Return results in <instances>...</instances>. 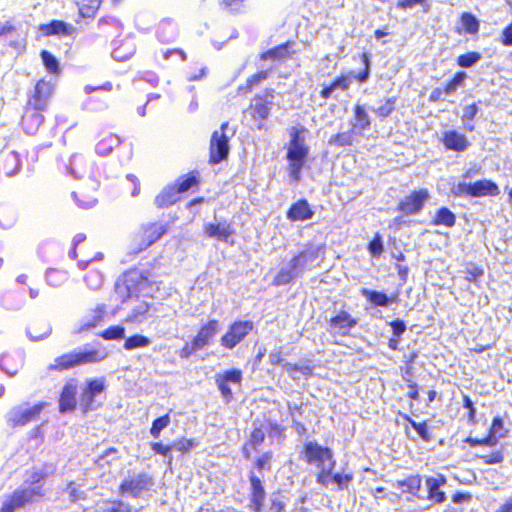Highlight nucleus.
Listing matches in <instances>:
<instances>
[{"label":"nucleus","mask_w":512,"mask_h":512,"mask_svg":"<svg viewBox=\"0 0 512 512\" xmlns=\"http://www.w3.org/2000/svg\"><path fill=\"white\" fill-rule=\"evenodd\" d=\"M253 329V323L251 321H236L228 329V331L222 336L220 342L221 345L233 349L238 343H240Z\"/></svg>","instance_id":"obj_11"},{"label":"nucleus","mask_w":512,"mask_h":512,"mask_svg":"<svg viewBox=\"0 0 512 512\" xmlns=\"http://www.w3.org/2000/svg\"><path fill=\"white\" fill-rule=\"evenodd\" d=\"M462 193L470 197L497 196L500 193L498 185L490 179H481L460 186Z\"/></svg>","instance_id":"obj_13"},{"label":"nucleus","mask_w":512,"mask_h":512,"mask_svg":"<svg viewBox=\"0 0 512 512\" xmlns=\"http://www.w3.org/2000/svg\"><path fill=\"white\" fill-rule=\"evenodd\" d=\"M314 212L306 199H299L294 202L287 211V218L290 221H306L312 218Z\"/></svg>","instance_id":"obj_20"},{"label":"nucleus","mask_w":512,"mask_h":512,"mask_svg":"<svg viewBox=\"0 0 512 512\" xmlns=\"http://www.w3.org/2000/svg\"><path fill=\"white\" fill-rule=\"evenodd\" d=\"M269 76V72L264 71H258L257 73L251 75L246 79L244 89L247 92H251L254 87L258 86L263 80L267 79Z\"/></svg>","instance_id":"obj_48"},{"label":"nucleus","mask_w":512,"mask_h":512,"mask_svg":"<svg viewBox=\"0 0 512 512\" xmlns=\"http://www.w3.org/2000/svg\"><path fill=\"white\" fill-rule=\"evenodd\" d=\"M284 369L293 379H300L299 374L308 377L312 372L309 366H298L297 364L292 363H285Z\"/></svg>","instance_id":"obj_46"},{"label":"nucleus","mask_w":512,"mask_h":512,"mask_svg":"<svg viewBox=\"0 0 512 512\" xmlns=\"http://www.w3.org/2000/svg\"><path fill=\"white\" fill-rule=\"evenodd\" d=\"M42 111H27L25 109L24 114L22 116L21 124L23 129L28 134H35L39 127L44 122V117L41 114Z\"/></svg>","instance_id":"obj_28"},{"label":"nucleus","mask_w":512,"mask_h":512,"mask_svg":"<svg viewBox=\"0 0 512 512\" xmlns=\"http://www.w3.org/2000/svg\"><path fill=\"white\" fill-rule=\"evenodd\" d=\"M170 423L169 415H164L162 417L157 418L153 421L152 427L150 429V433L153 437L157 438L160 435V432L166 428Z\"/></svg>","instance_id":"obj_52"},{"label":"nucleus","mask_w":512,"mask_h":512,"mask_svg":"<svg viewBox=\"0 0 512 512\" xmlns=\"http://www.w3.org/2000/svg\"><path fill=\"white\" fill-rule=\"evenodd\" d=\"M219 329V323L217 320L209 321L203 326L198 332L197 336L193 340V348L201 349L206 346L209 341L217 334Z\"/></svg>","instance_id":"obj_22"},{"label":"nucleus","mask_w":512,"mask_h":512,"mask_svg":"<svg viewBox=\"0 0 512 512\" xmlns=\"http://www.w3.org/2000/svg\"><path fill=\"white\" fill-rule=\"evenodd\" d=\"M108 306L104 303L91 308L86 318L76 327L75 334H84L102 326L108 317Z\"/></svg>","instance_id":"obj_10"},{"label":"nucleus","mask_w":512,"mask_h":512,"mask_svg":"<svg viewBox=\"0 0 512 512\" xmlns=\"http://www.w3.org/2000/svg\"><path fill=\"white\" fill-rule=\"evenodd\" d=\"M215 377L224 380V382L240 383L242 380V373L240 370L232 369L224 372L223 374H217Z\"/></svg>","instance_id":"obj_54"},{"label":"nucleus","mask_w":512,"mask_h":512,"mask_svg":"<svg viewBox=\"0 0 512 512\" xmlns=\"http://www.w3.org/2000/svg\"><path fill=\"white\" fill-rule=\"evenodd\" d=\"M352 479L353 476L351 474L336 473L330 476V482H334L338 490L346 489Z\"/></svg>","instance_id":"obj_53"},{"label":"nucleus","mask_w":512,"mask_h":512,"mask_svg":"<svg viewBox=\"0 0 512 512\" xmlns=\"http://www.w3.org/2000/svg\"><path fill=\"white\" fill-rule=\"evenodd\" d=\"M412 427L416 430L419 436L424 440H429L428 428L425 423H418L413 420H409Z\"/></svg>","instance_id":"obj_63"},{"label":"nucleus","mask_w":512,"mask_h":512,"mask_svg":"<svg viewBox=\"0 0 512 512\" xmlns=\"http://www.w3.org/2000/svg\"><path fill=\"white\" fill-rule=\"evenodd\" d=\"M178 35V27L175 22L170 19L161 20L156 28V36L162 43L173 41Z\"/></svg>","instance_id":"obj_25"},{"label":"nucleus","mask_w":512,"mask_h":512,"mask_svg":"<svg viewBox=\"0 0 512 512\" xmlns=\"http://www.w3.org/2000/svg\"><path fill=\"white\" fill-rule=\"evenodd\" d=\"M182 199L177 187L172 183L166 185L155 197L154 203L158 208H168Z\"/></svg>","instance_id":"obj_21"},{"label":"nucleus","mask_w":512,"mask_h":512,"mask_svg":"<svg viewBox=\"0 0 512 512\" xmlns=\"http://www.w3.org/2000/svg\"><path fill=\"white\" fill-rule=\"evenodd\" d=\"M65 492L68 494L71 502H77L86 499V493L80 489L75 482L70 481L65 487Z\"/></svg>","instance_id":"obj_47"},{"label":"nucleus","mask_w":512,"mask_h":512,"mask_svg":"<svg viewBox=\"0 0 512 512\" xmlns=\"http://www.w3.org/2000/svg\"><path fill=\"white\" fill-rule=\"evenodd\" d=\"M396 101L397 98L395 96L387 98L381 106L376 108V116L380 120L388 118L396 110Z\"/></svg>","instance_id":"obj_42"},{"label":"nucleus","mask_w":512,"mask_h":512,"mask_svg":"<svg viewBox=\"0 0 512 512\" xmlns=\"http://www.w3.org/2000/svg\"><path fill=\"white\" fill-rule=\"evenodd\" d=\"M361 293L365 298H367L372 304L376 306L386 307L391 302L390 298L382 292L363 288Z\"/></svg>","instance_id":"obj_37"},{"label":"nucleus","mask_w":512,"mask_h":512,"mask_svg":"<svg viewBox=\"0 0 512 512\" xmlns=\"http://www.w3.org/2000/svg\"><path fill=\"white\" fill-rule=\"evenodd\" d=\"M353 117L354 123L352 125V131H356L359 135H361L364 131L370 128L371 119L363 105H354Z\"/></svg>","instance_id":"obj_26"},{"label":"nucleus","mask_w":512,"mask_h":512,"mask_svg":"<svg viewBox=\"0 0 512 512\" xmlns=\"http://www.w3.org/2000/svg\"><path fill=\"white\" fill-rule=\"evenodd\" d=\"M215 380H216L218 388L221 391V394L223 395V397L226 398L227 400L231 399L232 398V391L229 388L228 383L224 382V380H221V379H219L217 377H215Z\"/></svg>","instance_id":"obj_64"},{"label":"nucleus","mask_w":512,"mask_h":512,"mask_svg":"<svg viewBox=\"0 0 512 512\" xmlns=\"http://www.w3.org/2000/svg\"><path fill=\"white\" fill-rule=\"evenodd\" d=\"M200 183L201 178L198 170H191L186 174L180 175L173 182L181 196L190 190H199Z\"/></svg>","instance_id":"obj_19"},{"label":"nucleus","mask_w":512,"mask_h":512,"mask_svg":"<svg viewBox=\"0 0 512 512\" xmlns=\"http://www.w3.org/2000/svg\"><path fill=\"white\" fill-rule=\"evenodd\" d=\"M440 141L446 150L454 152H463L470 145L469 140L465 134L455 129L444 131Z\"/></svg>","instance_id":"obj_16"},{"label":"nucleus","mask_w":512,"mask_h":512,"mask_svg":"<svg viewBox=\"0 0 512 512\" xmlns=\"http://www.w3.org/2000/svg\"><path fill=\"white\" fill-rule=\"evenodd\" d=\"M42 63L46 70L51 74H60L61 69L55 56L48 50H42L40 52Z\"/></svg>","instance_id":"obj_41"},{"label":"nucleus","mask_w":512,"mask_h":512,"mask_svg":"<svg viewBox=\"0 0 512 512\" xmlns=\"http://www.w3.org/2000/svg\"><path fill=\"white\" fill-rule=\"evenodd\" d=\"M46 279L51 286H60L65 280V274L57 269H50L46 273Z\"/></svg>","instance_id":"obj_55"},{"label":"nucleus","mask_w":512,"mask_h":512,"mask_svg":"<svg viewBox=\"0 0 512 512\" xmlns=\"http://www.w3.org/2000/svg\"><path fill=\"white\" fill-rule=\"evenodd\" d=\"M106 357L107 353L105 349L100 347L85 350H71L57 356L54 361L47 366V371L63 372L75 367L101 362Z\"/></svg>","instance_id":"obj_1"},{"label":"nucleus","mask_w":512,"mask_h":512,"mask_svg":"<svg viewBox=\"0 0 512 512\" xmlns=\"http://www.w3.org/2000/svg\"><path fill=\"white\" fill-rule=\"evenodd\" d=\"M305 461L318 470L317 482L327 486L336 461L330 448L316 442H308L302 452Z\"/></svg>","instance_id":"obj_2"},{"label":"nucleus","mask_w":512,"mask_h":512,"mask_svg":"<svg viewBox=\"0 0 512 512\" xmlns=\"http://www.w3.org/2000/svg\"><path fill=\"white\" fill-rule=\"evenodd\" d=\"M356 324L357 321L355 318H353L348 312L341 311L330 320V332L332 334L344 336L347 335L351 328Z\"/></svg>","instance_id":"obj_18"},{"label":"nucleus","mask_w":512,"mask_h":512,"mask_svg":"<svg viewBox=\"0 0 512 512\" xmlns=\"http://www.w3.org/2000/svg\"><path fill=\"white\" fill-rule=\"evenodd\" d=\"M0 369L9 376L16 375L19 369L17 358L10 353L2 354L0 357Z\"/></svg>","instance_id":"obj_35"},{"label":"nucleus","mask_w":512,"mask_h":512,"mask_svg":"<svg viewBox=\"0 0 512 512\" xmlns=\"http://www.w3.org/2000/svg\"><path fill=\"white\" fill-rule=\"evenodd\" d=\"M45 407L44 402H38L31 407L17 405L12 407L6 414L5 420L10 428H18L36 420Z\"/></svg>","instance_id":"obj_7"},{"label":"nucleus","mask_w":512,"mask_h":512,"mask_svg":"<svg viewBox=\"0 0 512 512\" xmlns=\"http://www.w3.org/2000/svg\"><path fill=\"white\" fill-rule=\"evenodd\" d=\"M460 22L463 30L469 34H476L479 31V22L477 18L470 12H463L460 15Z\"/></svg>","instance_id":"obj_40"},{"label":"nucleus","mask_w":512,"mask_h":512,"mask_svg":"<svg viewBox=\"0 0 512 512\" xmlns=\"http://www.w3.org/2000/svg\"><path fill=\"white\" fill-rule=\"evenodd\" d=\"M86 189L81 187L72 193L73 198L83 208L91 207L97 202L95 193L88 194Z\"/></svg>","instance_id":"obj_39"},{"label":"nucleus","mask_w":512,"mask_h":512,"mask_svg":"<svg viewBox=\"0 0 512 512\" xmlns=\"http://www.w3.org/2000/svg\"><path fill=\"white\" fill-rule=\"evenodd\" d=\"M152 450L157 454L169 456V463L171 462L172 457L170 455V452L172 450V445H164L162 443H153Z\"/></svg>","instance_id":"obj_61"},{"label":"nucleus","mask_w":512,"mask_h":512,"mask_svg":"<svg viewBox=\"0 0 512 512\" xmlns=\"http://www.w3.org/2000/svg\"><path fill=\"white\" fill-rule=\"evenodd\" d=\"M304 131L305 128L298 129L293 127L291 129L290 140L286 151L289 176L295 182L301 179V172L307 162L309 154V147L305 144V140L301 136V133Z\"/></svg>","instance_id":"obj_3"},{"label":"nucleus","mask_w":512,"mask_h":512,"mask_svg":"<svg viewBox=\"0 0 512 512\" xmlns=\"http://www.w3.org/2000/svg\"><path fill=\"white\" fill-rule=\"evenodd\" d=\"M54 86L45 79L38 80L27 96L24 109L29 111H46L53 95Z\"/></svg>","instance_id":"obj_6"},{"label":"nucleus","mask_w":512,"mask_h":512,"mask_svg":"<svg viewBox=\"0 0 512 512\" xmlns=\"http://www.w3.org/2000/svg\"><path fill=\"white\" fill-rule=\"evenodd\" d=\"M163 233L164 230L162 229V226H146L142 232L143 237H145V242L141 243L137 252L149 247L159 239Z\"/></svg>","instance_id":"obj_33"},{"label":"nucleus","mask_w":512,"mask_h":512,"mask_svg":"<svg viewBox=\"0 0 512 512\" xmlns=\"http://www.w3.org/2000/svg\"><path fill=\"white\" fill-rule=\"evenodd\" d=\"M506 433L507 431L504 428L503 420L500 417H495L488 436L483 438L482 442H484L486 446H495L500 439L506 436Z\"/></svg>","instance_id":"obj_29"},{"label":"nucleus","mask_w":512,"mask_h":512,"mask_svg":"<svg viewBox=\"0 0 512 512\" xmlns=\"http://www.w3.org/2000/svg\"><path fill=\"white\" fill-rule=\"evenodd\" d=\"M134 24L140 33H147L152 27L151 18L143 15L136 16Z\"/></svg>","instance_id":"obj_56"},{"label":"nucleus","mask_w":512,"mask_h":512,"mask_svg":"<svg viewBox=\"0 0 512 512\" xmlns=\"http://www.w3.org/2000/svg\"><path fill=\"white\" fill-rule=\"evenodd\" d=\"M396 485L403 492L417 495L421 487V478L419 475H412L404 480L398 481Z\"/></svg>","instance_id":"obj_34"},{"label":"nucleus","mask_w":512,"mask_h":512,"mask_svg":"<svg viewBox=\"0 0 512 512\" xmlns=\"http://www.w3.org/2000/svg\"><path fill=\"white\" fill-rule=\"evenodd\" d=\"M427 0H398L396 7L402 10L411 9L415 5H426Z\"/></svg>","instance_id":"obj_60"},{"label":"nucleus","mask_w":512,"mask_h":512,"mask_svg":"<svg viewBox=\"0 0 512 512\" xmlns=\"http://www.w3.org/2000/svg\"><path fill=\"white\" fill-rule=\"evenodd\" d=\"M251 503L255 512H260L264 505L265 490L259 478L251 476Z\"/></svg>","instance_id":"obj_30"},{"label":"nucleus","mask_w":512,"mask_h":512,"mask_svg":"<svg viewBox=\"0 0 512 512\" xmlns=\"http://www.w3.org/2000/svg\"><path fill=\"white\" fill-rule=\"evenodd\" d=\"M368 250L374 257L380 256L383 252V244L380 235H376L374 239L369 243Z\"/></svg>","instance_id":"obj_57"},{"label":"nucleus","mask_w":512,"mask_h":512,"mask_svg":"<svg viewBox=\"0 0 512 512\" xmlns=\"http://www.w3.org/2000/svg\"><path fill=\"white\" fill-rule=\"evenodd\" d=\"M76 405V387L72 384L64 385L59 398L60 412L73 411Z\"/></svg>","instance_id":"obj_27"},{"label":"nucleus","mask_w":512,"mask_h":512,"mask_svg":"<svg viewBox=\"0 0 512 512\" xmlns=\"http://www.w3.org/2000/svg\"><path fill=\"white\" fill-rule=\"evenodd\" d=\"M428 196L426 189L414 190L397 204L396 210L403 215L416 214L422 209Z\"/></svg>","instance_id":"obj_12"},{"label":"nucleus","mask_w":512,"mask_h":512,"mask_svg":"<svg viewBox=\"0 0 512 512\" xmlns=\"http://www.w3.org/2000/svg\"><path fill=\"white\" fill-rule=\"evenodd\" d=\"M44 497L45 490L41 486L19 487L6 496L0 507V512H15Z\"/></svg>","instance_id":"obj_5"},{"label":"nucleus","mask_w":512,"mask_h":512,"mask_svg":"<svg viewBox=\"0 0 512 512\" xmlns=\"http://www.w3.org/2000/svg\"><path fill=\"white\" fill-rule=\"evenodd\" d=\"M195 443L191 439H179L173 442L172 449L181 452H188L192 447H194Z\"/></svg>","instance_id":"obj_58"},{"label":"nucleus","mask_w":512,"mask_h":512,"mask_svg":"<svg viewBox=\"0 0 512 512\" xmlns=\"http://www.w3.org/2000/svg\"><path fill=\"white\" fill-rule=\"evenodd\" d=\"M359 134L356 131H352V127L344 132H338L336 133L331 139L330 144L336 145V146H350L355 141V136H358Z\"/></svg>","instance_id":"obj_36"},{"label":"nucleus","mask_w":512,"mask_h":512,"mask_svg":"<svg viewBox=\"0 0 512 512\" xmlns=\"http://www.w3.org/2000/svg\"><path fill=\"white\" fill-rule=\"evenodd\" d=\"M125 327L120 325L109 326L97 335L104 340H120L125 336Z\"/></svg>","instance_id":"obj_43"},{"label":"nucleus","mask_w":512,"mask_h":512,"mask_svg":"<svg viewBox=\"0 0 512 512\" xmlns=\"http://www.w3.org/2000/svg\"><path fill=\"white\" fill-rule=\"evenodd\" d=\"M300 275H302V273L290 261L285 267L281 268L274 278L273 283L277 286L286 285Z\"/></svg>","instance_id":"obj_31"},{"label":"nucleus","mask_w":512,"mask_h":512,"mask_svg":"<svg viewBox=\"0 0 512 512\" xmlns=\"http://www.w3.org/2000/svg\"><path fill=\"white\" fill-rule=\"evenodd\" d=\"M293 45L294 42L291 40L278 44L266 51L261 52L259 54V59L262 61L273 60L277 62H286L292 57L293 52L291 51V47Z\"/></svg>","instance_id":"obj_17"},{"label":"nucleus","mask_w":512,"mask_h":512,"mask_svg":"<svg viewBox=\"0 0 512 512\" xmlns=\"http://www.w3.org/2000/svg\"><path fill=\"white\" fill-rule=\"evenodd\" d=\"M479 111V108L476 103L469 104L465 107L463 113V119L468 121H473Z\"/></svg>","instance_id":"obj_62"},{"label":"nucleus","mask_w":512,"mask_h":512,"mask_svg":"<svg viewBox=\"0 0 512 512\" xmlns=\"http://www.w3.org/2000/svg\"><path fill=\"white\" fill-rule=\"evenodd\" d=\"M229 227L230 226H206L205 233L209 237L225 240L231 234Z\"/></svg>","instance_id":"obj_49"},{"label":"nucleus","mask_w":512,"mask_h":512,"mask_svg":"<svg viewBox=\"0 0 512 512\" xmlns=\"http://www.w3.org/2000/svg\"><path fill=\"white\" fill-rule=\"evenodd\" d=\"M151 484V479L148 476L139 475L137 478L130 480V493H138Z\"/></svg>","instance_id":"obj_50"},{"label":"nucleus","mask_w":512,"mask_h":512,"mask_svg":"<svg viewBox=\"0 0 512 512\" xmlns=\"http://www.w3.org/2000/svg\"><path fill=\"white\" fill-rule=\"evenodd\" d=\"M39 31L44 37L55 35L60 37H67L77 33V29L70 23L57 19L51 20L48 23L41 24L39 26Z\"/></svg>","instance_id":"obj_15"},{"label":"nucleus","mask_w":512,"mask_h":512,"mask_svg":"<svg viewBox=\"0 0 512 512\" xmlns=\"http://www.w3.org/2000/svg\"><path fill=\"white\" fill-rule=\"evenodd\" d=\"M51 472L47 471L46 469H35L33 470L29 475V487H35L40 486V482L45 480ZM43 488V485H41Z\"/></svg>","instance_id":"obj_51"},{"label":"nucleus","mask_w":512,"mask_h":512,"mask_svg":"<svg viewBox=\"0 0 512 512\" xmlns=\"http://www.w3.org/2000/svg\"><path fill=\"white\" fill-rule=\"evenodd\" d=\"M481 59V54L477 51H470L459 55L456 58V64L462 68H470Z\"/></svg>","instance_id":"obj_44"},{"label":"nucleus","mask_w":512,"mask_h":512,"mask_svg":"<svg viewBox=\"0 0 512 512\" xmlns=\"http://www.w3.org/2000/svg\"><path fill=\"white\" fill-rule=\"evenodd\" d=\"M219 5L226 12L238 15L246 12L248 0H219Z\"/></svg>","instance_id":"obj_32"},{"label":"nucleus","mask_w":512,"mask_h":512,"mask_svg":"<svg viewBox=\"0 0 512 512\" xmlns=\"http://www.w3.org/2000/svg\"><path fill=\"white\" fill-rule=\"evenodd\" d=\"M228 123L224 122L220 126V131H214L211 135L209 145V163L218 164L225 160L229 154V138L225 134Z\"/></svg>","instance_id":"obj_8"},{"label":"nucleus","mask_w":512,"mask_h":512,"mask_svg":"<svg viewBox=\"0 0 512 512\" xmlns=\"http://www.w3.org/2000/svg\"><path fill=\"white\" fill-rule=\"evenodd\" d=\"M319 257V249H307L294 257L291 262L303 274L305 270H311L313 263Z\"/></svg>","instance_id":"obj_24"},{"label":"nucleus","mask_w":512,"mask_h":512,"mask_svg":"<svg viewBox=\"0 0 512 512\" xmlns=\"http://www.w3.org/2000/svg\"><path fill=\"white\" fill-rule=\"evenodd\" d=\"M467 74L464 71H457L454 75L445 82L444 90L446 95L453 94L459 87L464 85Z\"/></svg>","instance_id":"obj_38"},{"label":"nucleus","mask_w":512,"mask_h":512,"mask_svg":"<svg viewBox=\"0 0 512 512\" xmlns=\"http://www.w3.org/2000/svg\"><path fill=\"white\" fill-rule=\"evenodd\" d=\"M105 390V384L102 380L92 379L89 380L85 387L82 389L79 403L83 412H87L94 407L96 396Z\"/></svg>","instance_id":"obj_14"},{"label":"nucleus","mask_w":512,"mask_h":512,"mask_svg":"<svg viewBox=\"0 0 512 512\" xmlns=\"http://www.w3.org/2000/svg\"><path fill=\"white\" fill-rule=\"evenodd\" d=\"M360 58L363 63V69L360 72H341L332 81L322 85L321 90L319 91V96L322 99L327 100L332 97L333 92L337 89H340L342 91H348L350 89V85L353 79L357 80L360 83H365L370 76V55L369 53L364 52L361 54Z\"/></svg>","instance_id":"obj_4"},{"label":"nucleus","mask_w":512,"mask_h":512,"mask_svg":"<svg viewBox=\"0 0 512 512\" xmlns=\"http://www.w3.org/2000/svg\"><path fill=\"white\" fill-rule=\"evenodd\" d=\"M456 217L447 207H441L437 210L433 219V224H454Z\"/></svg>","instance_id":"obj_45"},{"label":"nucleus","mask_w":512,"mask_h":512,"mask_svg":"<svg viewBox=\"0 0 512 512\" xmlns=\"http://www.w3.org/2000/svg\"><path fill=\"white\" fill-rule=\"evenodd\" d=\"M500 43L503 46H512V21L502 30Z\"/></svg>","instance_id":"obj_59"},{"label":"nucleus","mask_w":512,"mask_h":512,"mask_svg":"<svg viewBox=\"0 0 512 512\" xmlns=\"http://www.w3.org/2000/svg\"><path fill=\"white\" fill-rule=\"evenodd\" d=\"M446 483V478L442 475L437 477H428L425 481L428 490V499L436 503L445 501V493L440 488Z\"/></svg>","instance_id":"obj_23"},{"label":"nucleus","mask_w":512,"mask_h":512,"mask_svg":"<svg viewBox=\"0 0 512 512\" xmlns=\"http://www.w3.org/2000/svg\"><path fill=\"white\" fill-rule=\"evenodd\" d=\"M275 91L267 88L262 93L256 94L250 104L249 111L252 119L256 121H265L270 116L273 105Z\"/></svg>","instance_id":"obj_9"}]
</instances>
